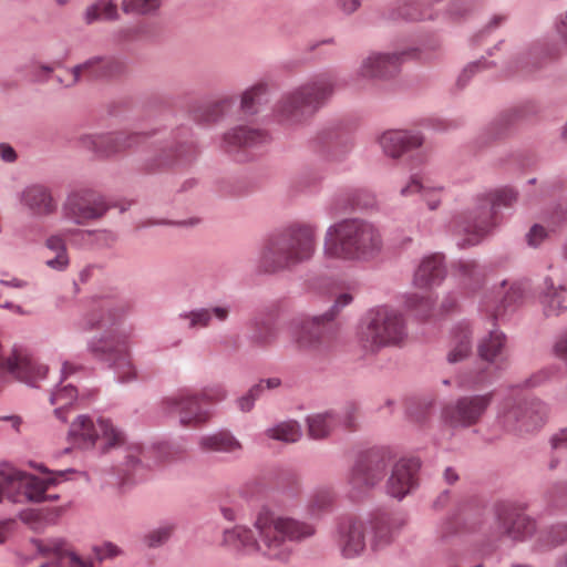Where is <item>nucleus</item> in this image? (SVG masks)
Masks as SVG:
<instances>
[{
	"instance_id": "2",
	"label": "nucleus",
	"mask_w": 567,
	"mask_h": 567,
	"mask_svg": "<svg viewBox=\"0 0 567 567\" xmlns=\"http://www.w3.org/2000/svg\"><path fill=\"white\" fill-rule=\"evenodd\" d=\"M79 328L90 331L106 328L107 333L92 337L87 351L96 359L106 361L117 383H130L137 379V370L131 357L133 328L121 320V315L109 306H100L85 313Z\"/></svg>"
},
{
	"instance_id": "26",
	"label": "nucleus",
	"mask_w": 567,
	"mask_h": 567,
	"mask_svg": "<svg viewBox=\"0 0 567 567\" xmlns=\"http://www.w3.org/2000/svg\"><path fill=\"white\" fill-rule=\"evenodd\" d=\"M491 300L488 299L486 307L493 308V316L495 318L502 317L508 309L520 303L524 295L525 287L522 282L507 284L503 280L499 286L493 290Z\"/></svg>"
},
{
	"instance_id": "60",
	"label": "nucleus",
	"mask_w": 567,
	"mask_h": 567,
	"mask_svg": "<svg viewBox=\"0 0 567 567\" xmlns=\"http://www.w3.org/2000/svg\"><path fill=\"white\" fill-rule=\"evenodd\" d=\"M45 247L54 254L66 252L65 243L62 237L52 235L45 240Z\"/></svg>"
},
{
	"instance_id": "23",
	"label": "nucleus",
	"mask_w": 567,
	"mask_h": 567,
	"mask_svg": "<svg viewBox=\"0 0 567 567\" xmlns=\"http://www.w3.org/2000/svg\"><path fill=\"white\" fill-rule=\"evenodd\" d=\"M124 68V62L117 58L95 55L71 69L72 83H78L82 78L95 79L120 74Z\"/></svg>"
},
{
	"instance_id": "41",
	"label": "nucleus",
	"mask_w": 567,
	"mask_h": 567,
	"mask_svg": "<svg viewBox=\"0 0 567 567\" xmlns=\"http://www.w3.org/2000/svg\"><path fill=\"white\" fill-rule=\"evenodd\" d=\"M279 336V328L276 323L267 321L252 336L255 343L261 347H269L276 343Z\"/></svg>"
},
{
	"instance_id": "61",
	"label": "nucleus",
	"mask_w": 567,
	"mask_h": 567,
	"mask_svg": "<svg viewBox=\"0 0 567 567\" xmlns=\"http://www.w3.org/2000/svg\"><path fill=\"white\" fill-rule=\"evenodd\" d=\"M0 159L7 164H12L18 159V154L10 144L0 143Z\"/></svg>"
},
{
	"instance_id": "62",
	"label": "nucleus",
	"mask_w": 567,
	"mask_h": 567,
	"mask_svg": "<svg viewBox=\"0 0 567 567\" xmlns=\"http://www.w3.org/2000/svg\"><path fill=\"white\" fill-rule=\"evenodd\" d=\"M99 1L89 6L84 12V20L87 24H91L95 21L102 20L101 12L99 10Z\"/></svg>"
},
{
	"instance_id": "50",
	"label": "nucleus",
	"mask_w": 567,
	"mask_h": 567,
	"mask_svg": "<svg viewBox=\"0 0 567 567\" xmlns=\"http://www.w3.org/2000/svg\"><path fill=\"white\" fill-rule=\"evenodd\" d=\"M548 230H546V228L543 225L535 224L530 227L529 231L526 235L527 244L530 247L536 248L542 243H544V240L548 237Z\"/></svg>"
},
{
	"instance_id": "36",
	"label": "nucleus",
	"mask_w": 567,
	"mask_h": 567,
	"mask_svg": "<svg viewBox=\"0 0 567 567\" xmlns=\"http://www.w3.org/2000/svg\"><path fill=\"white\" fill-rule=\"evenodd\" d=\"M265 436L270 440L290 444L301 439L302 430L297 421L287 420L268 427L265 431Z\"/></svg>"
},
{
	"instance_id": "43",
	"label": "nucleus",
	"mask_w": 567,
	"mask_h": 567,
	"mask_svg": "<svg viewBox=\"0 0 567 567\" xmlns=\"http://www.w3.org/2000/svg\"><path fill=\"white\" fill-rule=\"evenodd\" d=\"M203 403H218L224 401L228 392L223 384H213L197 391Z\"/></svg>"
},
{
	"instance_id": "33",
	"label": "nucleus",
	"mask_w": 567,
	"mask_h": 567,
	"mask_svg": "<svg viewBox=\"0 0 567 567\" xmlns=\"http://www.w3.org/2000/svg\"><path fill=\"white\" fill-rule=\"evenodd\" d=\"M380 478L381 472L378 468L359 463L348 473L346 482L349 492L367 493L380 482Z\"/></svg>"
},
{
	"instance_id": "8",
	"label": "nucleus",
	"mask_w": 567,
	"mask_h": 567,
	"mask_svg": "<svg viewBox=\"0 0 567 567\" xmlns=\"http://www.w3.org/2000/svg\"><path fill=\"white\" fill-rule=\"evenodd\" d=\"M408 337L402 315L386 306L370 309L361 320L357 341L367 354L390 346L401 344Z\"/></svg>"
},
{
	"instance_id": "64",
	"label": "nucleus",
	"mask_w": 567,
	"mask_h": 567,
	"mask_svg": "<svg viewBox=\"0 0 567 567\" xmlns=\"http://www.w3.org/2000/svg\"><path fill=\"white\" fill-rule=\"evenodd\" d=\"M403 18L411 21L425 20L432 18V13L413 9L412 11L403 13Z\"/></svg>"
},
{
	"instance_id": "37",
	"label": "nucleus",
	"mask_w": 567,
	"mask_h": 567,
	"mask_svg": "<svg viewBox=\"0 0 567 567\" xmlns=\"http://www.w3.org/2000/svg\"><path fill=\"white\" fill-rule=\"evenodd\" d=\"M505 344V336L498 330H492L486 338L478 343L480 357L493 362L501 353Z\"/></svg>"
},
{
	"instance_id": "48",
	"label": "nucleus",
	"mask_w": 567,
	"mask_h": 567,
	"mask_svg": "<svg viewBox=\"0 0 567 567\" xmlns=\"http://www.w3.org/2000/svg\"><path fill=\"white\" fill-rule=\"evenodd\" d=\"M425 183L426 182L423 181L417 174H413L400 188V195L403 197H410L417 194L421 195Z\"/></svg>"
},
{
	"instance_id": "7",
	"label": "nucleus",
	"mask_w": 567,
	"mask_h": 567,
	"mask_svg": "<svg viewBox=\"0 0 567 567\" xmlns=\"http://www.w3.org/2000/svg\"><path fill=\"white\" fill-rule=\"evenodd\" d=\"M337 87L336 75H319L287 92L276 105V116L286 124L299 123L322 107Z\"/></svg>"
},
{
	"instance_id": "53",
	"label": "nucleus",
	"mask_w": 567,
	"mask_h": 567,
	"mask_svg": "<svg viewBox=\"0 0 567 567\" xmlns=\"http://www.w3.org/2000/svg\"><path fill=\"white\" fill-rule=\"evenodd\" d=\"M553 352L557 358L567 360V328L557 336L553 346Z\"/></svg>"
},
{
	"instance_id": "11",
	"label": "nucleus",
	"mask_w": 567,
	"mask_h": 567,
	"mask_svg": "<svg viewBox=\"0 0 567 567\" xmlns=\"http://www.w3.org/2000/svg\"><path fill=\"white\" fill-rule=\"evenodd\" d=\"M518 193L511 186L484 190L475 196V206L465 220L458 221L460 233L467 234L468 245H475L495 225L494 216L502 207L517 202Z\"/></svg>"
},
{
	"instance_id": "9",
	"label": "nucleus",
	"mask_w": 567,
	"mask_h": 567,
	"mask_svg": "<svg viewBox=\"0 0 567 567\" xmlns=\"http://www.w3.org/2000/svg\"><path fill=\"white\" fill-rule=\"evenodd\" d=\"M95 447L106 454L116 449H126V465L135 467L138 464L151 467L173 458L171 447L166 443H157L144 449L140 443L130 442L126 433L109 417H101Z\"/></svg>"
},
{
	"instance_id": "39",
	"label": "nucleus",
	"mask_w": 567,
	"mask_h": 567,
	"mask_svg": "<svg viewBox=\"0 0 567 567\" xmlns=\"http://www.w3.org/2000/svg\"><path fill=\"white\" fill-rule=\"evenodd\" d=\"M161 0H122V10L127 14L144 16L155 12Z\"/></svg>"
},
{
	"instance_id": "54",
	"label": "nucleus",
	"mask_w": 567,
	"mask_h": 567,
	"mask_svg": "<svg viewBox=\"0 0 567 567\" xmlns=\"http://www.w3.org/2000/svg\"><path fill=\"white\" fill-rule=\"evenodd\" d=\"M281 379L278 377L261 379L259 380L258 383L254 385V391L258 392L259 395L261 396L265 393V391L276 390L281 385Z\"/></svg>"
},
{
	"instance_id": "42",
	"label": "nucleus",
	"mask_w": 567,
	"mask_h": 567,
	"mask_svg": "<svg viewBox=\"0 0 567 567\" xmlns=\"http://www.w3.org/2000/svg\"><path fill=\"white\" fill-rule=\"evenodd\" d=\"M444 192L445 187L442 184L426 182L421 197L426 203L429 209L435 210L441 205Z\"/></svg>"
},
{
	"instance_id": "10",
	"label": "nucleus",
	"mask_w": 567,
	"mask_h": 567,
	"mask_svg": "<svg viewBox=\"0 0 567 567\" xmlns=\"http://www.w3.org/2000/svg\"><path fill=\"white\" fill-rule=\"evenodd\" d=\"M30 466L41 473L40 476L27 473L9 462L0 463V496H43L55 487L73 470L50 471L43 464L30 462Z\"/></svg>"
},
{
	"instance_id": "6",
	"label": "nucleus",
	"mask_w": 567,
	"mask_h": 567,
	"mask_svg": "<svg viewBox=\"0 0 567 567\" xmlns=\"http://www.w3.org/2000/svg\"><path fill=\"white\" fill-rule=\"evenodd\" d=\"M370 534H372L370 544L373 549L389 544L394 534L392 519L382 514L368 524L355 516L341 517L336 522L331 538L343 558L353 559L364 554Z\"/></svg>"
},
{
	"instance_id": "49",
	"label": "nucleus",
	"mask_w": 567,
	"mask_h": 567,
	"mask_svg": "<svg viewBox=\"0 0 567 567\" xmlns=\"http://www.w3.org/2000/svg\"><path fill=\"white\" fill-rule=\"evenodd\" d=\"M475 8V0H455L449 9L454 19H461L470 14Z\"/></svg>"
},
{
	"instance_id": "59",
	"label": "nucleus",
	"mask_w": 567,
	"mask_h": 567,
	"mask_svg": "<svg viewBox=\"0 0 567 567\" xmlns=\"http://www.w3.org/2000/svg\"><path fill=\"white\" fill-rule=\"evenodd\" d=\"M281 485L284 493L297 494L302 492L300 480L293 475L284 478Z\"/></svg>"
},
{
	"instance_id": "18",
	"label": "nucleus",
	"mask_w": 567,
	"mask_h": 567,
	"mask_svg": "<svg viewBox=\"0 0 567 567\" xmlns=\"http://www.w3.org/2000/svg\"><path fill=\"white\" fill-rule=\"evenodd\" d=\"M384 156L399 159L409 151L421 147L424 136L420 131L413 130H388L377 137Z\"/></svg>"
},
{
	"instance_id": "44",
	"label": "nucleus",
	"mask_w": 567,
	"mask_h": 567,
	"mask_svg": "<svg viewBox=\"0 0 567 567\" xmlns=\"http://www.w3.org/2000/svg\"><path fill=\"white\" fill-rule=\"evenodd\" d=\"M332 509L333 503L331 498H310L307 505L308 515L313 518H320L332 512Z\"/></svg>"
},
{
	"instance_id": "4",
	"label": "nucleus",
	"mask_w": 567,
	"mask_h": 567,
	"mask_svg": "<svg viewBox=\"0 0 567 567\" xmlns=\"http://www.w3.org/2000/svg\"><path fill=\"white\" fill-rule=\"evenodd\" d=\"M549 374L539 371L522 384L513 385L496 406V425L509 433H528L539 429L546 421L547 406L538 400H527L516 393L520 386L535 388L543 384Z\"/></svg>"
},
{
	"instance_id": "22",
	"label": "nucleus",
	"mask_w": 567,
	"mask_h": 567,
	"mask_svg": "<svg viewBox=\"0 0 567 567\" xmlns=\"http://www.w3.org/2000/svg\"><path fill=\"white\" fill-rule=\"evenodd\" d=\"M324 322L321 316L293 319L288 327L291 341L302 350L316 349L321 342Z\"/></svg>"
},
{
	"instance_id": "30",
	"label": "nucleus",
	"mask_w": 567,
	"mask_h": 567,
	"mask_svg": "<svg viewBox=\"0 0 567 567\" xmlns=\"http://www.w3.org/2000/svg\"><path fill=\"white\" fill-rule=\"evenodd\" d=\"M268 140V135L257 128L236 126L224 134L220 147L227 153H234L243 147L255 146Z\"/></svg>"
},
{
	"instance_id": "3",
	"label": "nucleus",
	"mask_w": 567,
	"mask_h": 567,
	"mask_svg": "<svg viewBox=\"0 0 567 567\" xmlns=\"http://www.w3.org/2000/svg\"><path fill=\"white\" fill-rule=\"evenodd\" d=\"M383 248L380 230L363 219L350 218L330 225L324 234L322 254L327 264L367 262Z\"/></svg>"
},
{
	"instance_id": "35",
	"label": "nucleus",
	"mask_w": 567,
	"mask_h": 567,
	"mask_svg": "<svg viewBox=\"0 0 567 567\" xmlns=\"http://www.w3.org/2000/svg\"><path fill=\"white\" fill-rule=\"evenodd\" d=\"M339 424L340 419L331 412L309 415L307 417L308 435L313 440L324 439Z\"/></svg>"
},
{
	"instance_id": "28",
	"label": "nucleus",
	"mask_w": 567,
	"mask_h": 567,
	"mask_svg": "<svg viewBox=\"0 0 567 567\" xmlns=\"http://www.w3.org/2000/svg\"><path fill=\"white\" fill-rule=\"evenodd\" d=\"M229 303L195 308L179 313V319L186 321L188 329L208 328L213 321L225 322L230 313Z\"/></svg>"
},
{
	"instance_id": "1",
	"label": "nucleus",
	"mask_w": 567,
	"mask_h": 567,
	"mask_svg": "<svg viewBox=\"0 0 567 567\" xmlns=\"http://www.w3.org/2000/svg\"><path fill=\"white\" fill-rule=\"evenodd\" d=\"M255 527L259 533V540L250 529L238 525L224 532L223 544L235 549L258 550L271 559L285 561L292 551L290 543L311 538L317 532L316 526L310 523L277 516L268 511L258 514Z\"/></svg>"
},
{
	"instance_id": "15",
	"label": "nucleus",
	"mask_w": 567,
	"mask_h": 567,
	"mask_svg": "<svg viewBox=\"0 0 567 567\" xmlns=\"http://www.w3.org/2000/svg\"><path fill=\"white\" fill-rule=\"evenodd\" d=\"M202 399L197 391L182 389L163 401L167 413L177 414L183 426H199L212 416L209 410L200 406Z\"/></svg>"
},
{
	"instance_id": "57",
	"label": "nucleus",
	"mask_w": 567,
	"mask_h": 567,
	"mask_svg": "<svg viewBox=\"0 0 567 567\" xmlns=\"http://www.w3.org/2000/svg\"><path fill=\"white\" fill-rule=\"evenodd\" d=\"M45 265L49 268L58 271L66 269V267L69 266L68 252L55 254L53 258L47 259Z\"/></svg>"
},
{
	"instance_id": "51",
	"label": "nucleus",
	"mask_w": 567,
	"mask_h": 567,
	"mask_svg": "<svg viewBox=\"0 0 567 567\" xmlns=\"http://www.w3.org/2000/svg\"><path fill=\"white\" fill-rule=\"evenodd\" d=\"M408 306L411 309L416 310L423 317H426L432 303L427 298L423 296L413 295L408 299Z\"/></svg>"
},
{
	"instance_id": "63",
	"label": "nucleus",
	"mask_w": 567,
	"mask_h": 567,
	"mask_svg": "<svg viewBox=\"0 0 567 567\" xmlns=\"http://www.w3.org/2000/svg\"><path fill=\"white\" fill-rule=\"evenodd\" d=\"M550 443L551 446L556 450L567 449V427L553 435Z\"/></svg>"
},
{
	"instance_id": "14",
	"label": "nucleus",
	"mask_w": 567,
	"mask_h": 567,
	"mask_svg": "<svg viewBox=\"0 0 567 567\" xmlns=\"http://www.w3.org/2000/svg\"><path fill=\"white\" fill-rule=\"evenodd\" d=\"M493 400L492 393L465 395L442 410V419L453 427H468L476 424Z\"/></svg>"
},
{
	"instance_id": "58",
	"label": "nucleus",
	"mask_w": 567,
	"mask_h": 567,
	"mask_svg": "<svg viewBox=\"0 0 567 567\" xmlns=\"http://www.w3.org/2000/svg\"><path fill=\"white\" fill-rule=\"evenodd\" d=\"M334 6L342 13L350 16L361 7V0H333Z\"/></svg>"
},
{
	"instance_id": "25",
	"label": "nucleus",
	"mask_w": 567,
	"mask_h": 567,
	"mask_svg": "<svg viewBox=\"0 0 567 567\" xmlns=\"http://www.w3.org/2000/svg\"><path fill=\"white\" fill-rule=\"evenodd\" d=\"M446 276L444 257L441 254L424 256L415 269L413 284L417 288L427 289L439 286Z\"/></svg>"
},
{
	"instance_id": "21",
	"label": "nucleus",
	"mask_w": 567,
	"mask_h": 567,
	"mask_svg": "<svg viewBox=\"0 0 567 567\" xmlns=\"http://www.w3.org/2000/svg\"><path fill=\"white\" fill-rule=\"evenodd\" d=\"M537 301L546 318H558L567 311V286L546 276L538 288Z\"/></svg>"
},
{
	"instance_id": "40",
	"label": "nucleus",
	"mask_w": 567,
	"mask_h": 567,
	"mask_svg": "<svg viewBox=\"0 0 567 567\" xmlns=\"http://www.w3.org/2000/svg\"><path fill=\"white\" fill-rule=\"evenodd\" d=\"M173 526L166 525L147 532L142 542L147 548H157L166 544L173 534Z\"/></svg>"
},
{
	"instance_id": "31",
	"label": "nucleus",
	"mask_w": 567,
	"mask_h": 567,
	"mask_svg": "<svg viewBox=\"0 0 567 567\" xmlns=\"http://www.w3.org/2000/svg\"><path fill=\"white\" fill-rule=\"evenodd\" d=\"M101 417L89 414L78 415L70 424L69 437L84 449L95 447Z\"/></svg>"
},
{
	"instance_id": "47",
	"label": "nucleus",
	"mask_w": 567,
	"mask_h": 567,
	"mask_svg": "<svg viewBox=\"0 0 567 567\" xmlns=\"http://www.w3.org/2000/svg\"><path fill=\"white\" fill-rule=\"evenodd\" d=\"M553 30L557 41L567 48V9L555 17Z\"/></svg>"
},
{
	"instance_id": "13",
	"label": "nucleus",
	"mask_w": 567,
	"mask_h": 567,
	"mask_svg": "<svg viewBox=\"0 0 567 567\" xmlns=\"http://www.w3.org/2000/svg\"><path fill=\"white\" fill-rule=\"evenodd\" d=\"M109 208L102 194L92 189H79L66 196L62 215L64 219L81 226L102 218Z\"/></svg>"
},
{
	"instance_id": "12",
	"label": "nucleus",
	"mask_w": 567,
	"mask_h": 567,
	"mask_svg": "<svg viewBox=\"0 0 567 567\" xmlns=\"http://www.w3.org/2000/svg\"><path fill=\"white\" fill-rule=\"evenodd\" d=\"M499 519L504 534L512 540L525 542L534 537L536 553H545L567 540V525L537 530L535 520L520 512L506 513Z\"/></svg>"
},
{
	"instance_id": "52",
	"label": "nucleus",
	"mask_w": 567,
	"mask_h": 567,
	"mask_svg": "<svg viewBox=\"0 0 567 567\" xmlns=\"http://www.w3.org/2000/svg\"><path fill=\"white\" fill-rule=\"evenodd\" d=\"M260 395L258 392L254 391V385L248 390L246 394L240 396L237 400V406L243 412H249L255 406V402L257 399H259Z\"/></svg>"
},
{
	"instance_id": "38",
	"label": "nucleus",
	"mask_w": 567,
	"mask_h": 567,
	"mask_svg": "<svg viewBox=\"0 0 567 567\" xmlns=\"http://www.w3.org/2000/svg\"><path fill=\"white\" fill-rule=\"evenodd\" d=\"M268 86L265 83H257L248 87L241 94L240 109L246 114H254L257 112V106L262 102L267 95Z\"/></svg>"
},
{
	"instance_id": "34",
	"label": "nucleus",
	"mask_w": 567,
	"mask_h": 567,
	"mask_svg": "<svg viewBox=\"0 0 567 567\" xmlns=\"http://www.w3.org/2000/svg\"><path fill=\"white\" fill-rule=\"evenodd\" d=\"M73 235L75 237L74 245L93 248H111L117 240L116 234L109 229H76Z\"/></svg>"
},
{
	"instance_id": "24",
	"label": "nucleus",
	"mask_w": 567,
	"mask_h": 567,
	"mask_svg": "<svg viewBox=\"0 0 567 567\" xmlns=\"http://www.w3.org/2000/svg\"><path fill=\"white\" fill-rule=\"evenodd\" d=\"M76 371L78 368L74 364L69 362L63 363L61 368V381L50 396L51 404L55 406V416L63 422L66 421L64 410L71 406L79 398L76 386L72 382H68V379L75 374Z\"/></svg>"
},
{
	"instance_id": "45",
	"label": "nucleus",
	"mask_w": 567,
	"mask_h": 567,
	"mask_svg": "<svg viewBox=\"0 0 567 567\" xmlns=\"http://www.w3.org/2000/svg\"><path fill=\"white\" fill-rule=\"evenodd\" d=\"M121 553L122 550L116 545L112 543H104L103 545L95 546L93 548L94 557L89 559L94 563L95 567H97V564H101L104 559L114 558L121 555Z\"/></svg>"
},
{
	"instance_id": "20",
	"label": "nucleus",
	"mask_w": 567,
	"mask_h": 567,
	"mask_svg": "<svg viewBox=\"0 0 567 567\" xmlns=\"http://www.w3.org/2000/svg\"><path fill=\"white\" fill-rule=\"evenodd\" d=\"M21 206L37 217H47L58 210L52 189L40 183L27 185L18 195Z\"/></svg>"
},
{
	"instance_id": "46",
	"label": "nucleus",
	"mask_w": 567,
	"mask_h": 567,
	"mask_svg": "<svg viewBox=\"0 0 567 567\" xmlns=\"http://www.w3.org/2000/svg\"><path fill=\"white\" fill-rule=\"evenodd\" d=\"M353 300V297L351 293L349 292H343V293H340L333 305L331 306V308L324 312L323 315H320L323 320L326 322H329V321H332L339 313L340 311L346 308L347 306H349Z\"/></svg>"
},
{
	"instance_id": "55",
	"label": "nucleus",
	"mask_w": 567,
	"mask_h": 567,
	"mask_svg": "<svg viewBox=\"0 0 567 567\" xmlns=\"http://www.w3.org/2000/svg\"><path fill=\"white\" fill-rule=\"evenodd\" d=\"M494 64H495L494 62H486L485 59H481V60L471 62L464 68L463 72L460 76V80H468L478 70L491 68Z\"/></svg>"
},
{
	"instance_id": "16",
	"label": "nucleus",
	"mask_w": 567,
	"mask_h": 567,
	"mask_svg": "<svg viewBox=\"0 0 567 567\" xmlns=\"http://www.w3.org/2000/svg\"><path fill=\"white\" fill-rule=\"evenodd\" d=\"M422 463L419 457H401L393 465L385 484L388 496H408L414 494L420 486V470Z\"/></svg>"
},
{
	"instance_id": "27",
	"label": "nucleus",
	"mask_w": 567,
	"mask_h": 567,
	"mask_svg": "<svg viewBox=\"0 0 567 567\" xmlns=\"http://www.w3.org/2000/svg\"><path fill=\"white\" fill-rule=\"evenodd\" d=\"M44 498H29L30 506L19 514L20 519L30 528L38 530L49 524H53L63 514L64 509L58 506L44 504Z\"/></svg>"
},
{
	"instance_id": "56",
	"label": "nucleus",
	"mask_w": 567,
	"mask_h": 567,
	"mask_svg": "<svg viewBox=\"0 0 567 567\" xmlns=\"http://www.w3.org/2000/svg\"><path fill=\"white\" fill-rule=\"evenodd\" d=\"M99 8L102 20H113L117 18V7L111 0H99Z\"/></svg>"
},
{
	"instance_id": "17",
	"label": "nucleus",
	"mask_w": 567,
	"mask_h": 567,
	"mask_svg": "<svg viewBox=\"0 0 567 567\" xmlns=\"http://www.w3.org/2000/svg\"><path fill=\"white\" fill-rule=\"evenodd\" d=\"M141 140L142 135L138 133L115 132L85 135L81 138V145L100 156H111L137 146Z\"/></svg>"
},
{
	"instance_id": "19",
	"label": "nucleus",
	"mask_w": 567,
	"mask_h": 567,
	"mask_svg": "<svg viewBox=\"0 0 567 567\" xmlns=\"http://www.w3.org/2000/svg\"><path fill=\"white\" fill-rule=\"evenodd\" d=\"M401 52H371L360 63L355 75L362 79H388L400 70Z\"/></svg>"
},
{
	"instance_id": "32",
	"label": "nucleus",
	"mask_w": 567,
	"mask_h": 567,
	"mask_svg": "<svg viewBox=\"0 0 567 567\" xmlns=\"http://www.w3.org/2000/svg\"><path fill=\"white\" fill-rule=\"evenodd\" d=\"M472 331L467 322H460L451 330L447 360L455 363L464 360L472 351Z\"/></svg>"
},
{
	"instance_id": "5",
	"label": "nucleus",
	"mask_w": 567,
	"mask_h": 567,
	"mask_svg": "<svg viewBox=\"0 0 567 567\" xmlns=\"http://www.w3.org/2000/svg\"><path fill=\"white\" fill-rule=\"evenodd\" d=\"M317 247V227L298 225L271 238L261 249L259 266L266 272H275L308 261Z\"/></svg>"
},
{
	"instance_id": "29",
	"label": "nucleus",
	"mask_w": 567,
	"mask_h": 567,
	"mask_svg": "<svg viewBox=\"0 0 567 567\" xmlns=\"http://www.w3.org/2000/svg\"><path fill=\"white\" fill-rule=\"evenodd\" d=\"M198 446L204 452L224 453L233 458H239L243 453V444L229 431L204 434L198 439Z\"/></svg>"
}]
</instances>
